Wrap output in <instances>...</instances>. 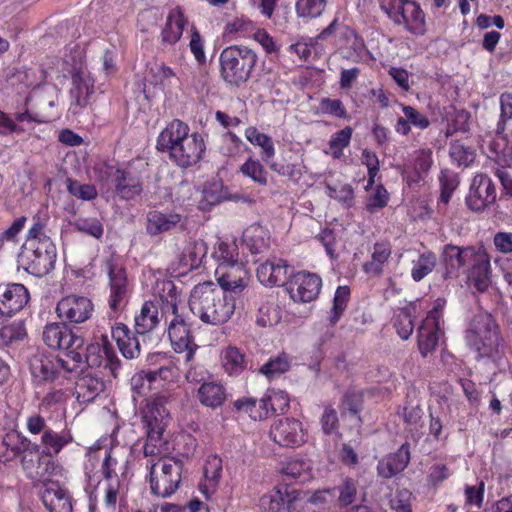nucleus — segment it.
<instances>
[{"label":"nucleus","mask_w":512,"mask_h":512,"mask_svg":"<svg viewBox=\"0 0 512 512\" xmlns=\"http://www.w3.org/2000/svg\"><path fill=\"white\" fill-rule=\"evenodd\" d=\"M135 332L138 335H146L153 331L159 324L158 305L151 301H145L134 318Z\"/></svg>","instance_id":"4c0bfd02"},{"label":"nucleus","mask_w":512,"mask_h":512,"mask_svg":"<svg viewBox=\"0 0 512 512\" xmlns=\"http://www.w3.org/2000/svg\"><path fill=\"white\" fill-rule=\"evenodd\" d=\"M439 186H440V196L437 202L438 209H442V207H446L455 190L458 188L460 184L459 176L456 172L450 169H442L438 176Z\"/></svg>","instance_id":"c03bdc74"},{"label":"nucleus","mask_w":512,"mask_h":512,"mask_svg":"<svg viewBox=\"0 0 512 512\" xmlns=\"http://www.w3.org/2000/svg\"><path fill=\"white\" fill-rule=\"evenodd\" d=\"M218 62L219 76L226 86L240 88L251 79L258 55L247 45L232 44L221 50Z\"/></svg>","instance_id":"423d86ee"},{"label":"nucleus","mask_w":512,"mask_h":512,"mask_svg":"<svg viewBox=\"0 0 512 512\" xmlns=\"http://www.w3.org/2000/svg\"><path fill=\"white\" fill-rule=\"evenodd\" d=\"M240 172L261 186H265L268 182V172L259 160L252 157L240 166Z\"/></svg>","instance_id":"0e129e2a"},{"label":"nucleus","mask_w":512,"mask_h":512,"mask_svg":"<svg viewBox=\"0 0 512 512\" xmlns=\"http://www.w3.org/2000/svg\"><path fill=\"white\" fill-rule=\"evenodd\" d=\"M472 246L459 247L453 244H446L440 253V273L443 280H454L459 277L460 268L468 266L469 253Z\"/></svg>","instance_id":"412c9836"},{"label":"nucleus","mask_w":512,"mask_h":512,"mask_svg":"<svg viewBox=\"0 0 512 512\" xmlns=\"http://www.w3.org/2000/svg\"><path fill=\"white\" fill-rule=\"evenodd\" d=\"M137 335L122 322H115L111 326V337L116 342L121 355L128 360L138 358L141 353V345Z\"/></svg>","instance_id":"bb28decb"},{"label":"nucleus","mask_w":512,"mask_h":512,"mask_svg":"<svg viewBox=\"0 0 512 512\" xmlns=\"http://www.w3.org/2000/svg\"><path fill=\"white\" fill-rule=\"evenodd\" d=\"M203 476L199 490L209 499L217 491L222 477V459L217 455L207 457L203 466Z\"/></svg>","instance_id":"7c9ffc66"},{"label":"nucleus","mask_w":512,"mask_h":512,"mask_svg":"<svg viewBox=\"0 0 512 512\" xmlns=\"http://www.w3.org/2000/svg\"><path fill=\"white\" fill-rule=\"evenodd\" d=\"M242 240L252 254H258L269 247L270 233L262 225L254 223L245 229Z\"/></svg>","instance_id":"58836bf2"},{"label":"nucleus","mask_w":512,"mask_h":512,"mask_svg":"<svg viewBox=\"0 0 512 512\" xmlns=\"http://www.w3.org/2000/svg\"><path fill=\"white\" fill-rule=\"evenodd\" d=\"M288 486H276L259 499L261 512H287Z\"/></svg>","instance_id":"a19ab883"},{"label":"nucleus","mask_w":512,"mask_h":512,"mask_svg":"<svg viewBox=\"0 0 512 512\" xmlns=\"http://www.w3.org/2000/svg\"><path fill=\"white\" fill-rule=\"evenodd\" d=\"M21 465L23 470L25 471L26 476L29 479H37L41 478L45 472V468L43 471H40L41 464H44V461L48 458H45L43 455H41V451L39 452H25L21 456Z\"/></svg>","instance_id":"13d9d810"},{"label":"nucleus","mask_w":512,"mask_h":512,"mask_svg":"<svg viewBox=\"0 0 512 512\" xmlns=\"http://www.w3.org/2000/svg\"><path fill=\"white\" fill-rule=\"evenodd\" d=\"M29 300V291L23 284H0V314L12 316L21 311Z\"/></svg>","instance_id":"5701e85b"},{"label":"nucleus","mask_w":512,"mask_h":512,"mask_svg":"<svg viewBox=\"0 0 512 512\" xmlns=\"http://www.w3.org/2000/svg\"><path fill=\"white\" fill-rule=\"evenodd\" d=\"M213 257L218 262V265H230L231 262L238 263L239 252L238 246L234 241H218L213 252Z\"/></svg>","instance_id":"680f3d73"},{"label":"nucleus","mask_w":512,"mask_h":512,"mask_svg":"<svg viewBox=\"0 0 512 512\" xmlns=\"http://www.w3.org/2000/svg\"><path fill=\"white\" fill-rule=\"evenodd\" d=\"M74 442L72 430L65 425L61 430L56 431L51 427L45 430L40 437L41 455L48 458L44 461L45 472L54 469L55 463L52 460L57 457L66 447Z\"/></svg>","instance_id":"f3484780"},{"label":"nucleus","mask_w":512,"mask_h":512,"mask_svg":"<svg viewBox=\"0 0 512 512\" xmlns=\"http://www.w3.org/2000/svg\"><path fill=\"white\" fill-rule=\"evenodd\" d=\"M189 308L203 323L221 325L228 322L236 308V299L212 282L196 285L189 297Z\"/></svg>","instance_id":"20e7f679"},{"label":"nucleus","mask_w":512,"mask_h":512,"mask_svg":"<svg viewBox=\"0 0 512 512\" xmlns=\"http://www.w3.org/2000/svg\"><path fill=\"white\" fill-rule=\"evenodd\" d=\"M151 83L162 90L171 89L174 81H179L176 72L165 63L156 64L150 68Z\"/></svg>","instance_id":"5fc2aeb1"},{"label":"nucleus","mask_w":512,"mask_h":512,"mask_svg":"<svg viewBox=\"0 0 512 512\" xmlns=\"http://www.w3.org/2000/svg\"><path fill=\"white\" fill-rule=\"evenodd\" d=\"M257 28V24L248 16L236 15L225 22L223 36L229 40L249 39L253 37Z\"/></svg>","instance_id":"f704fd0d"},{"label":"nucleus","mask_w":512,"mask_h":512,"mask_svg":"<svg viewBox=\"0 0 512 512\" xmlns=\"http://www.w3.org/2000/svg\"><path fill=\"white\" fill-rule=\"evenodd\" d=\"M322 284V278L318 274L301 270L289 276L286 292L295 303H310L319 297Z\"/></svg>","instance_id":"9b49d317"},{"label":"nucleus","mask_w":512,"mask_h":512,"mask_svg":"<svg viewBox=\"0 0 512 512\" xmlns=\"http://www.w3.org/2000/svg\"><path fill=\"white\" fill-rule=\"evenodd\" d=\"M287 512H316L308 499V492L288 487Z\"/></svg>","instance_id":"e2e57ef3"},{"label":"nucleus","mask_w":512,"mask_h":512,"mask_svg":"<svg viewBox=\"0 0 512 512\" xmlns=\"http://www.w3.org/2000/svg\"><path fill=\"white\" fill-rule=\"evenodd\" d=\"M42 339L49 348L63 351L62 356H66L70 351L82 348L84 344V338L75 334L72 329L63 322L46 324L42 332Z\"/></svg>","instance_id":"ddd939ff"},{"label":"nucleus","mask_w":512,"mask_h":512,"mask_svg":"<svg viewBox=\"0 0 512 512\" xmlns=\"http://www.w3.org/2000/svg\"><path fill=\"white\" fill-rule=\"evenodd\" d=\"M167 416L168 413L162 403L156 400L147 402L143 410L142 422L146 433H151V439L163 436L167 425Z\"/></svg>","instance_id":"c85d7f7f"},{"label":"nucleus","mask_w":512,"mask_h":512,"mask_svg":"<svg viewBox=\"0 0 512 512\" xmlns=\"http://www.w3.org/2000/svg\"><path fill=\"white\" fill-rule=\"evenodd\" d=\"M352 135L351 126H346L331 135L328 146L334 159H340L343 156L344 149L350 145Z\"/></svg>","instance_id":"052dcab7"},{"label":"nucleus","mask_w":512,"mask_h":512,"mask_svg":"<svg viewBox=\"0 0 512 512\" xmlns=\"http://www.w3.org/2000/svg\"><path fill=\"white\" fill-rule=\"evenodd\" d=\"M310 464L301 458H290L282 463L281 472L293 479L305 481L310 478Z\"/></svg>","instance_id":"bf43d9fd"},{"label":"nucleus","mask_w":512,"mask_h":512,"mask_svg":"<svg viewBox=\"0 0 512 512\" xmlns=\"http://www.w3.org/2000/svg\"><path fill=\"white\" fill-rule=\"evenodd\" d=\"M423 410L420 406H405L402 412L403 422L411 438L418 441L421 437Z\"/></svg>","instance_id":"6e6d98bb"},{"label":"nucleus","mask_w":512,"mask_h":512,"mask_svg":"<svg viewBox=\"0 0 512 512\" xmlns=\"http://www.w3.org/2000/svg\"><path fill=\"white\" fill-rule=\"evenodd\" d=\"M108 275V306L114 313H119L128 302L131 287L126 268L114 257L105 261Z\"/></svg>","instance_id":"9d476101"},{"label":"nucleus","mask_w":512,"mask_h":512,"mask_svg":"<svg viewBox=\"0 0 512 512\" xmlns=\"http://www.w3.org/2000/svg\"><path fill=\"white\" fill-rule=\"evenodd\" d=\"M156 149L159 152H168L177 166L188 168L202 159L205 143L199 133H190L188 124L174 119L159 133Z\"/></svg>","instance_id":"f257e3e1"},{"label":"nucleus","mask_w":512,"mask_h":512,"mask_svg":"<svg viewBox=\"0 0 512 512\" xmlns=\"http://www.w3.org/2000/svg\"><path fill=\"white\" fill-rule=\"evenodd\" d=\"M33 221L21 247L19 262L29 274L43 277L54 269L57 250L46 234V221L40 217H35Z\"/></svg>","instance_id":"7ed1b4c3"},{"label":"nucleus","mask_w":512,"mask_h":512,"mask_svg":"<svg viewBox=\"0 0 512 512\" xmlns=\"http://www.w3.org/2000/svg\"><path fill=\"white\" fill-rule=\"evenodd\" d=\"M82 365L79 354L72 356L39 353L29 360V371L35 388L47 385L67 386L76 376V370Z\"/></svg>","instance_id":"39448f33"},{"label":"nucleus","mask_w":512,"mask_h":512,"mask_svg":"<svg viewBox=\"0 0 512 512\" xmlns=\"http://www.w3.org/2000/svg\"><path fill=\"white\" fill-rule=\"evenodd\" d=\"M151 493L157 497L168 498L178 489L182 481L184 464L173 457H161L156 462H147Z\"/></svg>","instance_id":"6e6552de"},{"label":"nucleus","mask_w":512,"mask_h":512,"mask_svg":"<svg viewBox=\"0 0 512 512\" xmlns=\"http://www.w3.org/2000/svg\"><path fill=\"white\" fill-rule=\"evenodd\" d=\"M50 389L42 397L39 403L41 411L48 412L58 405L64 404L68 398L65 386L50 385Z\"/></svg>","instance_id":"338daca9"},{"label":"nucleus","mask_w":512,"mask_h":512,"mask_svg":"<svg viewBox=\"0 0 512 512\" xmlns=\"http://www.w3.org/2000/svg\"><path fill=\"white\" fill-rule=\"evenodd\" d=\"M93 93L94 79L82 69H75L71 75L68 111L74 116L81 114L89 105Z\"/></svg>","instance_id":"a211bd4d"},{"label":"nucleus","mask_w":512,"mask_h":512,"mask_svg":"<svg viewBox=\"0 0 512 512\" xmlns=\"http://www.w3.org/2000/svg\"><path fill=\"white\" fill-rule=\"evenodd\" d=\"M215 277L221 290L233 292L235 294L242 292L248 285L249 274L241 262L230 265H217Z\"/></svg>","instance_id":"4be33fe9"},{"label":"nucleus","mask_w":512,"mask_h":512,"mask_svg":"<svg viewBox=\"0 0 512 512\" xmlns=\"http://www.w3.org/2000/svg\"><path fill=\"white\" fill-rule=\"evenodd\" d=\"M114 187L119 198L127 201L135 199L143 190L140 179L131 176L128 171L120 174V178L116 179Z\"/></svg>","instance_id":"49530a36"},{"label":"nucleus","mask_w":512,"mask_h":512,"mask_svg":"<svg viewBox=\"0 0 512 512\" xmlns=\"http://www.w3.org/2000/svg\"><path fill=\"white\" fill-rule=\"evenodd\" d=\"M379 6L394 25L416 37L426 34V13L416 0H379Z\"/></svg>","instance_id":"0eeeda50"},{"label":"nucleus","mask_w":512,"mask_h":512,"mask_svg":"<svg viewBox=\"0 0 512 512\" xmlns=\"http://www.w3.org/2000/svg\"><path fill=\"white\" fill-rule=\"evenodd\" d=\"M79 354L82 365L77 368L76 375L82 373L86 367L108 368L114 377L121 367V361L118 358L112 343L107 334H102L99 342L91 343L86 348L84 345L75 351H70L69 355Z\"/></svg>","instance_id":"1a4fd4ad"},{"label":"nucleus","mask_w":512,"mask_h":512,"mask_svg":"<svg viewBox=\"0 0 512 512\" xmlns=\"http://www.w3.org/2000/svg\"><path fill=\"white\" fill-rule=\"evenodd\" d=\"M416 308L413 305L398 310L393 319L396 333L402 340H408L414 331Z\"/></svg>","instance_id":"de8ad7c7"},{"label":"nucleus","mask_w":512,"mask_h":512,"mask_svg":"<svg viewBox=\"0 0 512 512\" xmlns=\"http://www.w3.org/2000/svg\"><path fill=\"white\" fill-rule=\"evenodd\" d=\"M269 438L280 447L298 448L307 441V430L300 420L286 417L271 425Z\"/></svg>","instance_id":"4468645a"},{"label":"nucleus","mask_w":512,"mask_h":512,"mask_svg":"<svg viewBox=\"0 0 512 512\" xmlns=\"http://www.w3.org/2000/svg\"><path fill=\"white\" fill-rule=\"evenodd\" d=\"M449 155L453 163L457 166H470L475 160V150L469 146H465L456 140L451 143Z\"/></svg>","instance_id":"69168bd1"},{"label":"nucleus","mask_w":512,"mask_h":512,"mask_svg":"<svg viewBox=\"0 0 512 512\" xmlns=\"http://www.w3.org/2000/svg\"><path fill=\"white\" fill-rule=\"evenodd\" d=\"M392 257V245L388 240L375 242L370 259L362 264V271L369 277H380Z\"/></svg>","instance_id":"cd10ccee"},{"label":"nucleus","mask_w":512,"mask_h":512,"mask_svg":"<svg viewBox=\"0 0 512 512\" xmlns=\"http://www.w3.org/2000/svg\"><path fill=\"white\" fill-rule=\"evenodd\" d=\"M246 139L254 146L261 147V159L269 164L275 156V147L272 138L259 130L255 126H249L245 130Z\"/></svg>","instance_id":"a18cd8bd"},{"label":"nucleus","mask_w":512,"mask_h":512,"mask_svg":"<svg viewBox=\"0 0 512 512\" xmlns=\"http://www.w3.org/2000/svg\"><path fill=\"white\" fill-rule=\"evenodd\" d=\"M263 399L268 409L269 418L274 415H283L290 408V398L286 391L268 389Z\"/></svg>","instance_id":"09e8293b"},{"label":"nucleus","mask_w":512,"mask_h":512,"mask_svg":"<svg viewBox=\"0 0 512 512\" xmlns=\"http://www.w3.org/2000/svg\"><path fill=\"white\" fill-rule=\"evenodd\" d=\"M233 410L241 415L248 416L253 421H263L268 416V409L263 397L256 399L254 397H240L233 401Z\"/></svg>","instance_id":"e433bc0d"},{"label":"nucleus","mask_w":512,"mask_h":512,"mask_svg":"<svg viewBox=\"0 0 512 512\" xmlns=\"http://www.w3.org/2000/svg\"><path fill=\"white\" fill-rule=\"evenodd\" d=\"M290 367V356L287 353L282 352L276 356L270 357L269 360L261 366L260 372L271 380L287 372Z\"/></svg>","instance_id":"864d4df0"},{"label":"nucleus","mask_w":512,"mask_h":512,"mask_svg":"<svg viewBox=\"0 0 512 512\" xmlns=\"http://www.w3.org/2000/svg\"><path fill=\"white\" fill-rule=\"evenodd\" d=\"M468 279L478 292H485L491 285L490 256L483 248L472 246L469 253Z\"/></svg>","instance_id":"6ab92c4d"},{"label":"nucleus","mask_w":512,"mask_h":512,"mask_svg":"<svg viewBox=\"0 0 512 512\" xmlns=\"http://www.w3.org/2000/svg\"><path fill=\"white\" fill-rule=\"evenodd\" d=\"M222 366L230 376L240 375L246 368L244 353L237 347H227L222 352Z\"/></svg>","instance_id":"8fccbe9b"},{"label":"nucleus","mask_w":512,"mask_h":512,"mask_svg":"<svg viewBox=\"0 0 512 512\" xmlns=\"http://www.w3.org/2000/svg\"><path fill=\"white\" fill-rule=\"evenodd\" d=\"M289 269L290 266L284 259H268L258 266L256 276L259 282L264 286L274 287L284 285L286 287V283L289 279Z\"/></svg>","instance_id":"a878e982"},{"label":"nucleus","mask_w":512,"mask_h":512,"mask_svg":"<svg viewBox=\"0 0 512 512\" xmlns=\"http://www.w3.org/2000/svg\"><path fill=\"white\" fill-rule=\"evenodd\" d=\"M500 115L496 124V134L504 136L507 122L512 119V93L504 92L500 95Z\"/></svg>","instance_id":"774afa93"},{"label":"nucleus","mask_w":512,"mask_h":512,"mask_svg":"<svg viewBox=\"0 0 512 512\" xmlns=\"http://www.w3.org/2000/svg\"><path fill=\"white\" fill-rule=\"evenodd\" d=\"M94 312L92 300L76 294L62 297L56 305V314L65 324L78 325L89 320Z\"/></svg>","instance_id":"f8f14e48"},{"label":"nucleus","mask_w":512,"mask_h":512,"mask_svg":"<svg viewBox=\"0 0 512 512\" xmlns=\"http://www.w3.org/2000/svg\"><path fill=\"white\" fill-rule=\"evenodd\" d=\"M497 192L493 180L485 173H477L471 180L469 192L465 197L467 208L473 212H482L496 203Z\"/></svg>","instance_id":"2eb2a0df"},{"label":"nucleus","mask_w":512,"mask_h":512,"mask_svg":"<svg viewBox=\"0 0 512 512\" xmlns=\"http://www.w3.org/2000/svg\"><path fill=\"white\" fill-rule=\"evenodd\" d=\"M437 257L436 254L429 250L421 253L416 261H413L411 269V278L415 282L422 281L429 275L436 267Z\"/></svg>","instance_id":"603ef678"},{"label":"nucleus","mask_w":512,"mask_h":512,"mask_svg":"<svg viewBox=\"0 0 512 512\" xmlns=\"http://www.w3.org/2000/svg\"><path fill=\"white\" fill-rule=\"evenodd\" d=\"M39 497L49 512H73V499L69 491L57 480H45Z\"/></svg>","instance_id":"aec40b11"},{"label":"nucleus","mask_w":512,"mask_h":512,"mask_svg":"<svg viewBox=\"0 0 512 512\" xmlns=\"http://www.w3.org/2000/svg\"><path fill=\"white\" fill-rule=\"evenodd\" d=\"M430 319H424L417 331V346L422 357L432 354L439 343L443 333L441 325L431 323Z\"/></svg>","instance_id":"2f4dec72"},{"label":"nucleus","mask_w":512,"mask_h":512,"mask_svg":"<svg viewBox=\"0 0 512 512\" xmlns=\"http://www.w3.org/2000/svg\"><path fill=\"white\" fill-rule=\"evenodd\" d=\"M173 316L168 326V337L173 350L176 353H185V361L188 363L193 360L198 345L195 343L191 324L179 313Z\"/></svg>","instance_id":"dca6fc26"},{"label":"nucleus","mask_w":512,"mask_h":512,"mask_svg":"<svg viewBox=\"0 0 512 512\" xmlns=\"http://www.w3.org/2000/svg\"><path fill=\"white\" fill-rule=\"evenodd\" d=\"M156 293L162 303L164 313H178V303L181 301V294L172 280L158 281Z\"/></svg>","instance_id":"ea45409f"},{"label":"nucleus","mask_w":512,"mask_h":512,"mask_svg":"<svg viewBox=\"0 0 512 512\" xmlns=\"http://www.w3.org/2000/svg\"><path fill=\"white\" fill-rule=\"evenodd\" d=\"M189 20L181 6L171 8L160 31V43L163 47H172L182 38Z\"/></svg>","instance_id":"b1692460"},{"label":"nucleus","mask_w":512,"mask_h":512,"mask_svg":"<svg viewBox=\"0 0 512 512\" xmlns=\"http://www.w3.org/2000/svg\"><path fill=\"white\" fill-rule=\"evenodd\" d=\"M401 110L404 116H399L394 125L397 134L408 136L411 133L412 127L425 130L430 126L429 118L415 107L401 104Z\"/></svg>","instance_id":"c756f323"},{"label":"nucleus","mask_w":512,"mask_h":512,"mask_svg":"<svg viewBox=\"0 0 512 512\" xmlns=\"http://www.w3.org/2000/svg\"><path fill=\"white\" fill-rule=\"evenodd\" d=\"M350 295L351 291L349 286L343 285L337 287L333 298V305L328 316V322L331 326H335L343 316L348 306Z\"/></svg>","instance_id":"3c124183"},{"label":"nucleus","mask_w":512,"mask_h":512,"mask_svg":"<svg viewBox=\"0 0 512 512\" xmlns=\"http://www.w3.org/2000/svg\"><path fill=\"white\" fill-rule=\"evenodd\" d=\"M2 444L14 457H20L25 452L33 453L40 450L38 443L32 442L17 430L7 432L3 437Z\"/></svg>","instance_id":"79ce46f5"},{"label":"nucleus","mask_w":512,"mask_h":512,"mask_svg":"<svg viewBox=\"0 0 512 512\" xmlns=\"http://www.w3.org/2000/svg\"><path fill=\"white\" fill-rule=\"evenodd\" d=\"M75 384L76 399L81 404L93 402L105 389L102 378L91 374L81 376Z\"/></svg>","instance_id":"c9c22d12"},{"label":"nucleus","mask_w":512,"mask_h":512,"mask_svg":"<svg viewBox=\"0 0 512 512\" xmlns=\"http://www.w3.org/2000/svg\"><path fill=\"white\" fill-rule=\"evenodd\" d=\"M327 3L328 0H296L295 11L299 18L317 19L324 13Z\"/></svg>","instance_id":"4d7b16f0"},{"label":"nucleus","mask_w":512,"mask_h":512,"mask_svg":"<svg viewBox=\"0 0 512 512\" xmlns=\"http://www.w3.org/2000/svg\"><path fill=\"white\" fill-rule=\"evenodd\" d=\"M127 461L122 459L119 449L108 447L104 451L101 463L102 479H120L119 473H123Z\"/></svg>","instance_id":"37998d69"},{"label":"nucleus","mask_w":512,"mask_h":512,"mask_svg":"<svg viewBox=\"0 0 512 512\" xmlns=\"http://www.w3.org/2000/svg\"><path fill=\"white\" fill-rule=\"evenodd\" d=\"M196 397L201 405L217 409L226 402L228 393L224 385L216 381L203 382L196 393Z\"/></svg>","instance_id":"72a5a7b5"},{"label":"nucleus","mask_w":512,"mask_h":512,"mask_svg":"<svg viewBox=\"0 0 512 512\" xmlns=\"http://www.w3.org/2000/svg\"><path fill=\"white\" fill-rule=\"evenodd\" d=\"M467 347L476 353L477 359H488L499 364L506 355V344L495 318L488 312H478L465 330Z\"/></svg>","instance_id":"f03ea898"},{"label":"nucleus","mask_w":512,"mask_h":512,"mask_svg":"<svg viewBox=\"0 0 512 512\" xmlns=\"http://www.w3.org/2000/svg\"><path fill=\"white\" fill-rule=\"evenodd\" d=\"M411 460L410 444L404 442L395 452L389 453L377 463V474L383 479H391L403 472Z\"/></svg>","instance_id":"393cba45"},{"label":"nucleus","mask_w":512,"mask_h":512,"mask_svg":"<svg viewBox=\"0 0 512 512\" xmlns=\"http://www.w3.org/2000/svg\"><path fill=\"white\" fill-rule=\"evenodd\" d=\"M182 218V215L176 212L151 210L147 213L146 231L151 236L168 232L176 228L182 222Z\"/></svg>","instance_id":"473e14b6"}]
</instances>
